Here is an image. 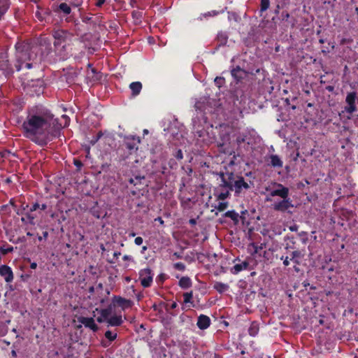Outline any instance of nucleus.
Segmentation results:
<instances>
[{
    "instance_id": "1",
    "label": "nucleus",
    "mask_w": 358,
    "mask_h": 358,
    "mask_svg": "<svg viewBox=\"0 0 358 358\" xmlns=\"http://www.w3.org/2000/svg\"><path fill=\"white\" fill-rule=\"evenodd\" d=\"M61 127L50 113L29 114L22 124L24 136L40 146L58 136Z\"/></svg>"
},
{
    "instance_id": "2",
    "label": "nucleus",
    "mask_w": 358,
    "mask_h": 358,
    "mask_svg": "<svg viewBox=\"0 0 358 358\" xmlns=\"http://www.w3.org/2000/svg\"><path fill=\"white\" fill-rule=\"evenodd\" d=\"M15 63L16 71L30 69L37 64L36 53L28 45H16Z\"/></svg>"
},
{
    "instance_id": "3",
    "label": "nucleus",
    "mask_w": 358,
    "mask_h": 358,
    "mask_svg": "<svg viewBox=\"0 0 358 358\" xmlns=\"http://www.w3.org/2000/svg\"><path fill=\"white\" fill-rule=\"evenodd\" d=\"M275 185L278 189L272 190L270 192V195L271 196H280L282 199L275 202L273 204V208L275 211L281 213H290L289 209L293 208L294 205L292 203V201L289 197V189L280 183H275Z\"/></svg>"
},
{
    "instance_id": "4",
    "label": "nucleus",
    "mask_w": 358,
    "mask_h": 358,
    "mask_svg": "<svg viewBox=\"0 0 358 358\" xmlns=\"http://www.w3.org/2000/svg\"><path fill=\"white\" fill-rule=\"evenodd\" d=\"M140 143L141 138L139 136L133 135L124 136L122 143L117 150L120 159L125 160L131 155L136 154Z\"/></svg>"
},
{
    "instance_id": "5",
    "label": "nucleus",
    "mask_w": 358,
    "mask_h": 358,
    "mask_svg": "<svg viewBox=\"0 0 358 358\" xmlns=\"http://www.w3.org/2000/svg\"><path fill=\"white\" fill-rule=\"evenodd\" d=\"M217 175L219 176L221 182L215 191L217 192L218 189H223L224 188H229V190L232 191L233 184L234 183V181H236L238 175L230 171H220L217 173Z\"/></svg>"
},
{
    "instance_id": "6",
    "label": "nucleus",
    "mask_w": 358,
    "mask_h": 358,
    "mask_svg": "<svg viewBox=\"0 0 358 358\" xmlns=\"http://www.w3.org/2000/svg\"><path fill=\"white\" fill-rule=\"evenodd\" d=\"M72 35L68 31L63 29L55 30L52 33V37L54 38V46L56 50L59 47L64 48L66 43L68 40H70Z\"/></svg>"
},
{
    "instance_id": "7",
    "label": "nucleus",
    "mask_w": 358,
    "mask_h": 358,
    "mask_svg": "<svg viewBox=\"0 0 358 358\" xmlns=\"http://www.w3.org/2000/svg\"><path fill=\"white\" fill-rule=\"evenodd\" d=\"M236 142L239 149L243 148L247 151L251 152L252 150V138L250 132L245 131L238 134Z\"/></svg>"
},
{
    "instance_id": "8",
    "label": "nucleus",
    "mask_w": 358,
    "mask_h": 358,
    "mask_svg": "<svg viewBox=\"0 0 358 358\" xmlns=\"http://www.w3.org/2000/svg\"><path fill=\"white\" fill-rule=\"evenodd\" d=\"M27 90V93L31 96H39L41 94L43 93L44 91L43 80L41 79L31 80V83L28 84Z\"/></svg>"
},
{
    "instance_id": "9",
    "label": "nucleus",
    "mask_w": 358,
    "mask_h": 358,
    "mask_svg": "<svg viewBox=\"0 0 358 358\" xmlns=\"http://www.w3.org/2000/svg\"><path fill=\"white\" fill-rule=\"evenodd\" d=\"M139 280L141 285L144 288L150 287L152 285L153 280V273L150 268H145L140 270Z\"/></svg>"
},
{
    "instance_id": "10",
    "label": "nucleus",
    "mask_w": 358,
    "mask_h": 358,
    "mask_svg": "<svg viewBox=\"0 0 358 358\" xmlns=\"http://www.w3.org/2000/svg\"><path fill=\"white\" fill-rule=\"evenodd\" d=\"M357 92H350L347 94L345 97V103L346 106L344 107V110L349 113L352 114L357 110Z\"/></svg>"
},
{
    "instance_id": "11",
    "label": "nucleus",
    "mask_w": 358,
    "mask_h": 358,
    "mask_svg": "<svg viewBox=\"0 0 358 358\" xmlns=\"http://www.w3.org/2000/svg\"><path fill=\"white\" fill-rule=\"evenodd\" d=\"M250 188V185L245 182L244 178L242 176L238 175L236 181L233 184L232 191L234 192V194L238 196L243 190H248Z\"/></svg>"
},
{
    "instance_id": "12",
    "label": "nucleus",
    "mask_w": 358,
    "mask_h": 358,
    "mask_svg": "<svg viewBox=\"0 0 358 358\" xmlns=\"http://www.w3.org/2000/svg\"><path fill=\"white\" fill-rule=\"evenodd\" d=\"M0 275L3 277L6 282H11L13 280L14 275L12 268L8 265L0 266Z\"/></svg>"
},
{
    "instance_id": "13",
    "label": "nucleus",
    "mask_w": 358,
    "mask_h": 358,
    "mask_svg": "<svg viewBox=\"0 0 358 358\" xmlns=\"http://www.w3.org/2000/svg\"><path fill=\"white\" fill-rule=\"evenodd\" d=\"M113 302L115 306H120L122 309L131 308L133 306L132 301L126 299L120 296H114L113 298Z\"/></svg>"
},
{
    "instance_id": "14",
    "label": "nucleus",
    "mask_w": 358,
    "mask_h": 358,
    "mask_svg": "<svg viewBox=\"0 0 358 358\" xmlns=\"http://www.w3.org/2000/svg\"><path fill=\"white\" fill-rule=\"evenodd\" d=\"M78 321L85 327L90 329L94 332L97 331L99 329L98 326L96 324L92 317H80L78 318Z\"/></svg>"
},
{
    "instance_id": "15",
    "label": "nucleus",
    "mask_w": 358,
    "mask_h": 358,
    "mask_svg": "<svg viewBox=\"0 0 358 358\" xmlns=\"http://www.w3.org/2000/svg\"><path fill=\"white\" fill-rule=\"evenodd\" d=\"M196 325L201 330H204L208 328L210 325V319L208 316L205 315H200L198 317Z\"/></svg>"
},
{
    "instance_id": "16",
    "label": "nucleus",
    "mask_w": 358,
    "mask_h": 358,
    "mask_svg": "<svg viewBox=\"0 0 358 358\" xmlns=\"http://www.w3.org/2000/svg\"><path fill=\"white\" fill-rule=\"evenodd\" d=\"M0 70H1L6 76H11L13 70L8 59L1 60L0 62Z\"/></svg>"
},
{
    "instance_id": "17",
    "label": "nucleus",
    "mask_w": 358,
    "mask_h": 358,
    "mask_svg": "<svg viewBox=\"0 0 358 358\" xmlns=\"http://www.w3.org/2000/svg\"><path fill=\"white\" fill-rule=\"evenodd\" d=\"M39 45L45 48L47 54L52 50V40L50 37L41 36L38 41Z\"/></svg>"
},
{
    "instance_id": "18",
    "label": "nucleus",
    "mask_w": 358,
    "mask_h": 358,
    "mask_svg": "<svg viewBox=\"0 0 358 358\" xmlns=\"http://www.w3.org/2000/svg\"><path fill=\"white\" fill-rule=\"evenodd\" d=\"M249 266V263L247 261H244L239 264H236L233 267L231 268L230 272L234 275H237L241 271L246 270Z\"/></svg>"
},
{
    "instance_id": "19",
    "label": "nucleus",
    "mask_w": 358,
    "mask_h": 358,
    "mask_svg": "<svg viewBox=\"0 0 358 358\" xmlns=\"http://www.w3.org/2000/svg\"><path fill=\"white\" fill-rule=\"evenodd\" d=\"M231 74L237 82H239L245 76V71L240 66H237L231 70Z\"/></svg>"
},
{
    "instance_id": "20",
    "label": "nucleus",
    "mask_w": 358,
    "mask_h": 358,
    "mask_svg": "<svg viewBox=\"0 0 358 358\" xmlns=\"http://www.w3.org/2000/svg\"><path fill=\"white\" fill-rule=\"evenodd\" d=\"M231 192L232 191L229 190V188H224L223 189H218L217 192L215 191L214 195L217 200L224 201L231 196Z\"/></svg>"
},
{
    "instance_id": "21",
    "label": "nucleus",
    "mask_w": 358,
    "mask_h": 358,
    "mask_svg": "<svg viewBox=\"0 0 358 358\" xmlns=\"http://www.w3.org/2000/svg\"><path fill=\"white\" fill-rule=\"evenodd\" d=\"M123 322L122 315H113L108 317L107 323L108 327H119Z\"/></svg>"
},
{
    "instance_id": "22",
    "label": "nucleus",
    "mask_w": 358,
    "mask_h": 358,
    "mask_svg": "<svg viewBox=\"0 0 358 358\" xmlns=\"http://www.w3.org/2000/svg\"><path fill=\"white\" fill-rule=\"evenodd\" d=\"M142 83L139 81L132 82L129 85V89L131 90V94L133 96H138L142 90Z\"/></svg>"
},
{
    "instance_id": "23",
    "label": "nucleus",
    "mask_w": 358,
    "mask_h": 358,
    "mask_svg": "<svg viewBox=\"0 0 358 358\" xmlns=\"http://www.w3.org/2000/svg\"><path fill=\"white\" fill-rule=\"evenodd\" d=\"M270 165L274 168H282L283 162L278 155H271L270 156Z\"/></svg>"
},
{
    "instance_id": "24",
    "label": "nucleus",
    "mask_w": 358,
    "mask_h": 358,
    "mask_svg": "<svg viewBox=\"0 0 358 358\" xmlns=\"http://www.w3.org/2000/svg\"><path fill=\"white\" fill-rule=\"evenodd\" d=\"M178 285L182 289H188L192 287V280L190 279V278H189L187 276H183L179 280Z\"/></svg>"
},
{
    "instance_id": "25",
    "label": "nucleus",
    "mask_w": 358,
    "mask_h": 358,
    "mask_svg": "<svg viewBox=\"0 0 358 358\" xmlns=\"http://www.w3.org/2000/svg\"><path fill=\"white\" fill-rule=\"evenodd\" d=\"M115 306L114 303L112 301L106 308H102L99 310L100 315L104 318H108L111 315Z\"/></svg>"
},
{
    "instance_id": "26",
    "label": "nucleus",
    "mask_w": 358,
    "mask_h": 358,
    "mask_svg": "<svg viewBox=\"0 0 358 358\" xmlns=\"http://www.w3.org/2000/svg\"><path fill=\"white\" fill-rule=\"evenodd\" d=\"M217 41L218 46L225 45L228 41V35L226 32L220 31L217 34Z\"/></svg>"
},
{
    "instance_id": "27",
    "label": "nucleus",
    "mask_w": 358,
    "mask_h": 358,
    "mask_svg": "<svg viewBox=\"0 0 358 358\" xmlns=\"http://www.w3.org/2000/svg\"><path fill=\"white\" fill-rule=\"evenodd\" d=\"M224 217H229L231 219L234 223V224H237L239 222V215L235 210H228L224 215Z\"/></svg>"
},
{
    "instance_id": "28",
    "label": "nucleus",
    "mask_w": 358,
    "mask_h": 358,
    "mask_svg": "<svg viewBox=\"0 0 358 358\" xmlns=\"http://www.w3.org/2000/svg\"><path fill=\"white\" fill-rule=\"evenodd\" d=\"M213 288L219 293H223L229 289V285L221 282H216Z\"/></svg>"
},
{
    "instance_id": "29",
    "label": "nucleus",
    "mask_w": 358,
    "mask_h": 358,
    "mask_svg": "<svg viewBox=\"0 0 358 358\" xmlns=\"http://www.w3.org/2000/svg\"><path fill=\"white\" fill-rule=\"evenodd\" d=\"M35 217L33 216L30 213H26L24 217H21V221L24 223H29L31 224H34Z\"/></svg>"
},
{
    "instance_id": "30",
    "label": "nucleus",
    "mask_w": 358,
    "mask_h": 358,
    "mask_svg": "<svg viewBox=\"0 0 358 358\" xmlns=\"http://www.w3.org/2000/svg\"><path fill=\"white\" fill-rule=\"evenodd\" d=\"M259 332V326L256 322H252L248 329V333L251 336H255Z\"/></svg>"
},
{
    "instance_id": "31",
    "label": "nucleus",
    "mask_w": 358,
    "mask_h": 358,
    "mask_svg": "<svg viewBox=\"0 0 358 358\" xmlns=\"http://www.w3.org/2000/svg\"><path fill=\"white\" fill-rule=\"evenodd\" d=\"M59 9L65 15H69L71 12V7L66 3H61L59 5Z\"/></svg>"
},
{
    "instance_id": "32",
    "label": "nucleus",
    "mask_w": 358,
    "mask_h": 358,
    "mask_svg": "<svg viewBox=\"0 0 358 358\" xmlns=\"http://www.w3.org/2000/svg\"><path fill=\"white\" fill-rule=\"evenodd\" d=\"M14 250V248L11 245H5L0 247V253L3 255H6L8 253L12 252Z\"/></svg>"
},
{
    "instance_id": "33",
    "label": "nucleus",
    "mask_w": 358,
    "mask_h": 358,
    "mask_svg": "<svg viewBox=\"0 0 358 358\" xmlns=\"http://www.w3.org/2000/svg\"><path fill=\"white\" fill-rule=\"evenodd\" d=\"M144 179H145L144 176H137L134 178H129V182L130 184L134 185V186H136L138 184H141V180H144Z\"/></svg>"
},
{
    "instance_id": "34",
    "label": "nucleus",
    "mask_w": 358,
    "mask_h": 358,
    "mask_svg": "<svg viewBox=\"0 0 358 358\" xmlns=\"http://www.w3.org/2000/svg\"><path fill=\"white\" fill-rule=\"evenodd\" d=\"M193 292H185L183 294V299L185 303H192Z\"/></svg>"
},
{
    "instance_id": "35",
    "label": "nucleus",
    "mask_w": 358,
    "mask_h": 358,
    "mask_svg": "<svg viewBox=\"0 0 358 358\" xmlns=\"http://www.w3.org/2000/svg\"><path fill=\"white\" fill-rule=\"evenodd\" d=\"M303 257V254L301 250H296L291 253L290 260H295V259H301Z\"/></svg>"
},
{
    "instance_id": "36",
    "label": "nucleus",
    "mask_w": 358,
    "mask_h": 358,
    "mask_svg": "<svg viewBox=\"0 0 358 358\" xmlns=\"http://www.w3.org/2000/svg\"><path fill=\"white\" fill-rule=\"evenodd\" d=\"M261 8L260 12L263 13L266 11L270 6V1L269 0H261Z\"/></svg>"
},
{
    "instance_id": "37",
    "label": "nucleus",
    "mask_w": 358,
    "mask_h": 358,
    "mask_svg": "<svg viewBox=\"0 0 358 358\" xmlns=\"http://www.w3.org/2000/svg\"><path fill=\"white\" fill-rule=\"evenodd\" d=\"M105 337L110 341H113L117 338V334H113L111 331L108 330L105 332Z\"/></svg>"
},
{
    "instance_id": "38",
    "label": "nucleus",
    "mask_w": 358,
    "mask_h": 358,
    "mask_svg": "<svg viewBox=\"0 0 358 358\" xmlns=\"http://www.w3.org/2000/svg\"><path fill=\"white\" fill-rule=\"evenodd\" d=\"M103 136V133L101 131H99L95 136H93L92 138L90 141V143L92 145H95L98 141Z\"/></svg>"
},
{
    "instance_id": "39",
    "label": "nucleus",
    "mask_w": 358,
    "mask_h": 358,
    "mask_svg": "<svg viewBox=\"0 0 358 358\" xmlns=\"http://www.w3.org/2000/svg\"><path fill=\"white\" fill-rule=\"evenodd\" d=\"M229 206V203L227 201H225V202H220L218 203V205L217 206H215V208L220 211V212H222L224 211L225 209L227 208Z\"/></svg>"
},
{
    "instance_id": "40",
    "label": "nucleus",
    "mask_w": 358,
    "mask_h": 358,
    "mask_svg": "<svg viewBox=\"0 0 358 358\" xmlns=\"http://www.w3.org/2000/svg\"><path fill=\"white\" fill-rule=\"evenodd\" d=\"M173 268L176 270L183 271L185 270V265L182 262H176L173 264Z\"/></svg>"
},
{
    "instance_id": "41",
    "label": "nucleus",
    "mask_w": 358,
    "mask_h": 358,
    "mask_svg": "<svg viewBox=\"0 0 358 358\" xmlns=\"http://www.w3.org/2000/svg\"><path fill=\"white\" fill-rule=\"evenodd\" d=\"M215 83L217 87H221L224 83V78L222 77H216Z\"/></svg>"
},
{
    "instance_id": "42",
    "label": "nucleus",
    "mask_w": 358,
    "mask_h": 358,
    "mask_svg": "<svg viewBox=\"0 0 358 358\" xmlns=\"http://www.w3.org/2000/svg\"><path fill=\"white\" fill-rule=\"evenodd\" d=\"M173 155L178 160H181L183 158V154L180 149L177 150Z\"/></svg>"
},
{
    "instance_id": "43",
    "label": "nucleus",
    "mask_w": 358,
    "mask_h": 358,
    "mask_svg": "<svg viewBox=\"0 0 358 358\" xmlns=\"http://www.w3.org/2000/svg\"><path fill=\"white\" fill-rule=\"evenodd\" d=\"M352 42V39L350 38H343L340 41L341 45H344L346 44H350Z\"/></svg>"
},
{
    "instance_id": "44",
    "label": "nucleus",
    "mask_w": 358,
    "mask_h": 358,
    "mask_svg": "<svg viewBox=\"0 0 358 358\" xmlns=\"http://www.w3.org/2000/svg\"><path fill=\"white\" fill-rule=\"evenodd\" d=\"M73 164L76 166L78 170H80L83 166V162L77 159H73Z\"/></svg>"
},
{
    "instance_id": "45",
    "label": "nucleus",
    "mask_w": 358,
    "mask_h": 358,
    "mask_svg": "<svg viewBox=\"0 0 358 358\" xmlns=\"http://www.w3.org/2000/svg\"><path fill=\"white\" fill-rule=\"evenodd\" d=\"M0 208L1 211H5L6 213H10L11 212L9 204L3 205Z\"/></svg>"
},
{
    "instance_id": "46",
    "label": "nucleus",
    "mask_w": 358,
    "mask_h": 358,
    "mask_svg": "<svg viewBox=\"0 0 358 358\" xmlns=\"http://www.w3.org/2000/svg\"><path fill=\"white\" fill-rule=\"evenodd\" d=\"M83 3V0H71V4L75 7H78Z\"/></svg>"
},
{
    "instance_id": "47",
    "label": "nucleus",
    "mask_w": 358,
    "mask_h": 358,
    "mask_svg": "<svg viewBox=\"0 0 358 358\" xmlns=\"http://www.w3.org/2000/svg\"><path fill=\"white\" fill-rule=\"evenodd\" d=\"M289 14L287 12H282L281 13V18L283 21H287L289 18Z\"/></svg>"
},
{
    "instance_id": "48",
    "label": "nucleus",
    "mask_w": 358,
    "mask_h": 358,
    "mask_svg": "<svg viewBox=\"0 0 358 358\" xmlns=\"http://www.w3.org/2000/svg\"><path fill=\"white\" fill-rule=\"evenodd\" d=\"M39 207H40V204L36 202V203H33V205L31 206V207L29 209V211L30 212L36 211L37 209H39Z\"/></svg>"
},
{
    "instance_id": "49",
    "label": "nucleus",
    "mask_w": 358,
    "mask_h": 358,
    "mask_svg": "<svg viewBox=\"0 0 358 358\" xmlns=\"http://www.w3.org/2000/svg\"><path fill=\"white\" fill-rule=\"evenodd\" d=\"M48 237V231H45L43 232V236H39L38 237V239L39 241H41L43 238L46 239Z\"/></svg>"
},
{
    "instance_id": "50",
    "label": "nucleus",
    "mask_w": 358,
    "mask_h": 358,
    "mask_svg": "<svg viewBox=\"0 0 358 358\" xmlns=\"http://www.w3.org/2000/svg\"><path fill=\"white\" fill-rule=\"evenodd\" d=\"M143 240L142 237H141V236L136 237L134 240V243L137 245H141L143 243Z\"/></svg>"
},
{
    "instance_id": "51",
    "label": "nucleus",
    "mask_w": 358,
    "mask_h": 358,
    "mask_svg": "<svg viewBox=\"0 0 358 358\" xmlns=\"http://www.w3.org/2000/svg\"><path fill=\"white\" fill-rule=\"evenodd\" d=\"M289 229L291 231H296L299 229V226L294 224L293 225L289 226Z\"/></svg>"
},
{
    "instance_id": "52",
    "label": "nucleus",
    "mask_w": 358,
    "mask_h": 358,
    "mask_svg": "<svg viewBox=\"0 0 358 358\" xmlns=\"http://www.w3.org/2000/svg\"><path fill=\"white\" fill-rule=\"evenodd\" d=\"M107 320H108V318L103 317L101 315H100V316L96 318L97 322L99 323H102L103 322H107Z\"/></svg>"
},
{
    "instance_id": "53",
    "label": "nucleus",
    "mask_w": 358,
    "mask_h": 358,
    "mask_svg": "<svg viewBox=\"0 0 358 358\" xmlns=\"http://www.w3.org/2000/svg\"><path fill=\"white\" fill-rule=\"evenodd\" d=\"M66 80L68 83H74V78H73V76H71V75H69L66 78Z\"/></svg>"
},
{
    "instance_id": "54",
    "label": "nucleus",
    "mask_w": 358,
    "mask_h": 358,
    "mask_svg": "<svg viewBox=\"0 0 358 358\" xmlns=\"http://www.w3.org/2000/svg\"><path fill=\"white\" fill-rule=\"evenodd\" d=\"M106 2V0H98L96 3V6L97 7H101L103 5V3Z\"/></svg>"
},
{
    "instance_id": "55",
    "label": "nucleus",
    "mask_w": 358,
    "mask_h": 358,
    "mask_svg": "<svg viewBox=\"0 0 358 358\" xmlns=\"http://www.w3.org/2000/svg\"><path fill=\"white\" fill-rule=\"evenodd\" d=\"M173 257H175L176 259H182V258L181 253L178 252H175L173 254Z\"/></svg>"
},
{
    "instance_id": "56",
    "label": "nucleus",
    "mask_w": 358,
    "mask_h": 358,
    "mask_svg": "<svg viewBox=\"0 0 358 358\" xmlns=\"http://www.w3.org/2000/svg\"><path fill=\"white\" fill-rule=\"evenodd\" d=\"M283 265L285 266H287L289 265V257H285V261L283 262Z\"/></svg>"
},
{
    "instance_id": "57",
    "label": "nucleus",
    "mask_w": 358,
    "mask_h": 358,
    "mask_svg": "<svg viewBox=\"0 0 358 358\" xmlns=\"http://www.w3.org/2000/svg\"><path fill=\"white\" fill-rule=\"evenodd\" d=\"M326 90L329 92H333L334 90V87L332 85H328L326 87Z\"/></svg>"
},
{
    "instance_id": "58",
    "label": "nucleus",
    "mask_w": 358,
    "mask_h": 358,
    "mask_svg": "<svg viewBox=\"0 0 358 358\" xmlns=\"http://www.w3.org/2000/svg\"><path fill=\"white\" fill-rule=\"evenodd\" d=\"M178 306V303L176 302V301H173V303H171V304L170 305V307L169 308L170 309H175Z\"/></svg>"
},
{
    "instance_id": "59",
    "label": "nucleus",
    "mask_w": 358,
    "mask_h": 358,
    "mask_svg": "<svg viewBox=\"0 0 358 358\" xmlns=\"http://www.w3.org/2000/svg\"><path fill=\"white\" fill-rule=\"evenodd\" d=\"M131 256L127 255H124L123 257H122V259L124 261L131 260Z\"/></svg>"
},
{
    "instance_id": "60",
    "label": "nucleus",
    "mask_w": 358,
    "mask_h": 358,
    "mask_svg": "<svg viewBox=\"0 0 358 358\" xmlns=\"http://www.w3.org/2000/svg\"><path fill=\"white\" fill-rule=\"evenodd\" d=\"M36 267H37V264H36V262H32V263H31V264H30V268H31V269H36Z\"/></svg>"
},
{
    "instance_id": "61",
    "label": "nucleus",
    "mask_w": 358,
    "mask_h": 358,
    "mask_svg": "<svg viewBox=\"0 0 358 358\" xmlns=\"http://www.w3.org/2000/svg\"><path fill=\"white\" fill-rule=\"evenodd\" d=\"M8 204H9V206H13L14 208H15V207H16V206H15V201H14V200H13V199H11L9 201V203H8Z\"/></svg>"
},
{
    "instance_id": "62",
    "label": "nucleus",
    "mask_w": 358,
    "mask_h": 358,
    "mask_svg": "<svg viewBox=\"0 0 358 358\" xmlns=\"http://www.w3.org/2000/svg\"><path fill=\"white\" fill-rule=\"evenodd\" d=\"M11 356L13 358H16L17 357V352L15 350H11Z\"/></svg>"
},
{
    "instance_id": "63",
    "label": "nucleus",
    "mask_w": 358,
    "mask_h": 358,
    "mask_svg": "<svg viewBox=\"0 0 358 358\" xmlns=\"http://www.w3.org/2000/svg\"><path fill=\"white\" fill-rule=\"evenodd\" d=\"M46 208H47L46 204L43 203V204L40 205L39 209H41L42 210H45Z\"/></svg>"
},
{
    "instance_id": "64",
    "label": "nucleus",
    "mask_w": 358,
    "mask_h": 358,
    "mask_svg": "<svg viewBox=\"0 0 358 358\" xmlns=\"http://www.w3.org/2000/svg\"><path fill=\"white\" fill-rule=\"evenodd\" d=\"M108 298H103V299H101L100 300V303L102 306L104 305L105 302L108 301Z\"/></svg>"
}]
</instances>
